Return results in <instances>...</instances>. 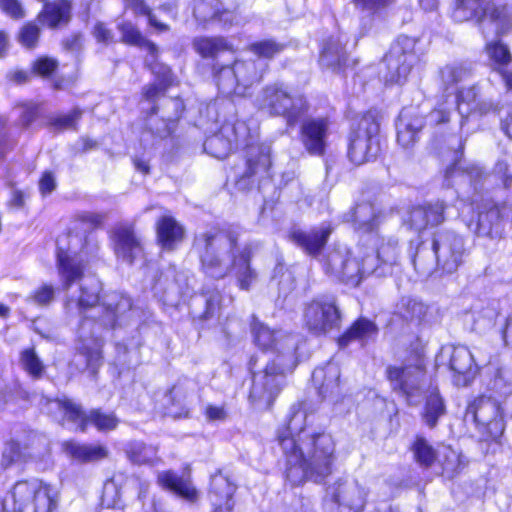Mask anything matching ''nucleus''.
<instances>
[{
  "label": "nucleus",
  "instance_id": "nucleus-60",
  "mask_svg": "<svg viewBox=\"0 0 512 512\" xmlns=\"http://www.w3.org/2000/svg\"><path fill=\"white\" fill-rule=\"evenodd\" d=\"M55 296V288L52 285L44 284L38 289H36L28 298L33 303L46 306L49 305Z\"/></svg>",
  "mask_w": 512,
  "mask_h": 512
},
{
  "label": "nucleus",
  "instance_id": "nucleus-20",
  "mask_svg": "<svg viewBox=\"0 0 512 512\" xmlns=\"http://www.w3.org/2000/svg\"><path fill=\"white\" fill-rule=\"evenodd\" d=\"M449 357V367L453 374V381L457 386H467L476 376L478 367L474 357L465 346H447L442 348L441 357Z\"/></svg>",
  "mask_w": 512,
  "mask_h": 512
},
{
  "label": "nucleus",
  "instance_id": "nucleus-37",
  "mask_svg": "<svg viewBox=\"0 0 512 512\" xmlns=\"http://www.w3.org/2000/svg\"><path fill=\"white\" fill-rule=\"evenodd\" d=\"M117 28L121 33L123 43L137 46L151 55L158 52V47L153 42L145 39L133 23L123 20L118 23Z\"/></svg>",
  "mask_w": 512,
  "mask_h": 512
},
{
  "label": "nucleus",
  "instance_id": "nucleus-35",
  "mask_svg": "<svg viewBox=\"0 0 512 512\" xmlns=\"http://www.w3.org/2000/svg\"><path fill=\"white\" fill-rule=\"evenodd\" d=\"M347 59L345 45L340 36H332L323 44L320 55L322 66L339 69L346 65Z\"/></svg>",
  "mask_w": 512,
  "mask_h": 512
},
{
  "label": "nucleus",
  "instance_id": "nucleus-1",
  "mask_svg": "<svg viewBox=\"0 0 512 512\" xmlns=\"http://www.w3.org/2000/svg\"><path fill=\"white\" fill-rule=\"evenodd\" d=\"M307 419L305 410L293 407L286 429L278 436L286 457V478L292 485L323 482L332 473L336 458L332 436L315 433L307 427Z\"/></svg>",
  "mask_w": 512,
  "mask_h": 512
},
{
  "label": "nucleus",
  "instance_id": "nucleus-24",
  "mask_svg": "<svg viewBox=\"0 0 512 512\" xmlns=\"http://www.w3.org/2000/svg\"><path fill=\"white\" fill-rule=\"evenodd\" d=\"M332 228L322 224L309 231L293 227L288 233V239L304 249L309 255H317L326 244Z\"/></svg>",
  "mask_w": 512,
  "mask_h": 512
},
{
  "label": "nucleus",
  "instance_id": "nucleus-41",
  "mask_svg": "<svg viewBox=\"0 0 512 512\" xmlns=\"http://www.w3.org/2000/svg\"><path fill=\"white\" fill-rule=\"evenodd\" d=\"M195 50L204 58H214L220 52L232 49L223 37H198L193 41Z\"/></svg>",
  "mask_w": 512,
  "mask_h": 512
},
{
  "label": "nucleus",
  "instance_id": "nucleus-51",
  "mask_svg": "<svg viewBox=\"0 0 512 512\" xmlns=\"http://www.w3.org/2000/svg\"><path fill=\"white\" fill-rule=\"evenodd\" d=\"M128 458L135 464L153 463L157 450L153 446L142 442H132L126 451Z\"/></svg>",
  "mask_w": 512,
  "mask_h": 512
},
{
  "label": "nucleus",
  "instance_id": "nucleus-33",
  "mask_svg": "<svg viewBox=\"0 0 512 512\" xmlns=\"http://www.w3.org/2000/svg\"><path fill=\"white\" fill-rule=\"evenodd\" d=\"M72 5L69 0L46 2L38 15V21L49 28L66 25L71 18Z\"/></svg>",
  "mask_w": 512,
  "mask_h": 512
},
{
  "label": "nucleus",
  "instance_id": "nucleus-6",
  "mask_svg": "<svg viewBox=\"0 0 512 512\" xmlns=\"http://www.w3.org/2000/svg\"><path fill=\"white\" fill-rule=\"evenodd\" d=\"M452 18L459 23L474 20L485 36H503L512 27L509 6L504 0H455Z\"/></svg>",
  "mask_w": 512,
  "mask_h": 512
},
{
  "label": "nucleus",
  "instance_id": "nucleus-53",
  "mask_svg": "<svg viewBox=\"0 0 512 512\" xmlns=\"http://www.w3.org/2000/svg\"><path fill=\"white\" fill-rule=\"evenodd\" d=\"M125 7L131 9L136 15H145L148 17L149 24L158 31H167L169 26L159 22L151 9L143 0H125Z\"/></svg>",
  "mask_w": 512,
  "mask_h": 512
},
{
  "label": "nucleus",
  "instance_id": "nucleus-52",
  "mask_svg": "<svg viewBox=\"0 0 512 512\" xmlns=\"http://www.w3.org/2000/svg\"><path fill=\"white\" fill-rule=\"evenodd\" d=\"M165 106H172L175 109L174 115H169L167 118H163L161 120V126L152 128L153 131L159 136V137H167L171 134L172 130L175 126V121L180 117V114L183 110V103L180 99H169L165 101Z\"/></svg>",
  "mask_w": 512,
  "mask_h": 512
},
{
  "label": "nucleus",
  "instance_id": "nucleus-21",
  "mask_svg": "<svg viewBox=\"0 0 512 512\" xmlns=\"http://www.w3.org/2000/svg\"><path fill=\"white\" fill-rule=\"evenodd\" d=\"M329 136V120L325 117L307 118L300 127V139L306 151L315 156L325 153Z\"/></svg>",
  "mask_w": 512,
  "mask_h": 512
},
{
  "label": "nucleus",
  "instance_id": "nucleus-43",
  "mask_svg": "<svg viewBox=\"0 0 512 512\" xmlns=\"http://www.w3.org/2000/svg\"><path fill=\"white\" fill-rule=\"evenodd\" d=\"M426 313V305L410 297L401 298L395 307V314L410 322H420Z\"/></svg>",
  "mask_w": 512,
  "mask_h": 512
},
{
  "label": "nucleus",
  "instance_id": "nucleus-36",
  "mask_svg": "<svg viewBox=\"0 0 512 512\" xmlns=\"http://www.w3.org/2000/svg\"><path fill=\"white\" fill-rule=\"evenodd\" d=\"M158 483L189 501H193L197 497V491L191 482L187 478L178 477L172 471L159 473Z\"/></svg>",
  "mask_w": 512,
  "mask_h": 512
},
{
  "label": "nucleus",
  "instance_id": "nucleus-63",
  "mask_svg": "<svg viewBox=\"0 0 512 512\" xmlns=\"http://www.w3.org/2000/svg\"><path fill=\"white\" fill-rule=\"evenodd\" d=\"M58 66V62L49 57H41L33 64L32 70L35 74L46 77L52 74Z\"/></svg>",
  "mask_w": 512,
  "mask_h": 512
},
{
  "label": "nucleus",
  "instance_id": "nucleus-27",
  "mask_svg": "<svg viewBox=\"0 0 512 512\" xmlns=\"http://www.w3.org/2000/svg\"><path fill=\"white\" fill-rule=\"evenodd\" d=\"M424 120L414 108H404L398 118L397 141L403 148L411 147L417 140Z\"/></svg>",
  "mask_w": 512,
  "mask_h": 512
},
{
  "label": "nucleus",
  "instance_id": "nucleus-64",
  "mask_svg": "<svg viewBox=\"0 0 512 512\" xmlns=\"http://www.w3.org/2000/svg\"><path fill=\"white\" fill-rule=\"evenodd\" d=\"M0 9L16 20L25 17V10L19 0H0Z\"/></svg>",
  "mask_w": 512,
  "mask_h": 512
},
{
  "label": "nucleus",
  "instance_id": "nucleus-23",
  "mask_svg": "<svg viewBox=\"0 0 512 512\" xmlns=\"http://www.w3.org/2000/svg\"><path fill=\"white\" fill-rule=\"evenodd\" d=\"M112 242L117 258L130 264L143 250L141 239L135 235L132 226L127 224H120L114 228Z\"/></svg>",
  "mask_w": 512,
  "mask_h": 512
},
{
  "label": "nucleus",
  "instance_id": "nucleus-56",
  "mask_svg": "<svg viewBox=\"0 0 512 512\" xmlns=\"http://www.w3.org/2000/svg\"><path fill=\"white\" fill-rule=\"evenodd\" d=\"M477 96V88L474 86L460 90L457 95V105L459 114L464 116L472 112L474 110L473 106L479 103L477 101Z\"/></svg>",
  "mask_w": 512,
  "mask_h": 512
},
{
  "label": "nucleus",
  "instance_id": "nucleus-59",
  "mask_svg": "<svg viewBox=\"0 0 512 512\" xmlns=\"http://www.w3.org/2000/svg\"><path fill=\"white\" fill-rule=\"evenodd\" d=\"M39 34H40V29L37 25H35L34 23H27L25 24L20 32H19V36H18V40L19 42L28 47V48H32L36 45L37 41H38V38H39Z\"/></svg>",
  "mask_w": 512,
  "mask_h": 512
},
{
  "label": "nucleus",
  "instance_id": "nucleus-46",
  "mask_svg": "<svg viewBox=\"0 0 512 512\" xmlns=\"http://www.w3.org/2000/svg\"><path fill=\"white\" fill-rule=\"evenodd\" d=\"M470 76V70L463 63L446 64L439 70L442 85L448 89L466 80Z\"/></svg>",
  "mask_w": 512,
  "mask_h": 512
},
{
  "label": "nucleus",
  "instance_id": "nucleus-40",
  "mask_svg": "<svg viewBox=\"0 0 512 512\" xmlns=\"http://www.w3.org/2000/svg\"><path fill=\"white\" fill-rule=\"evenodd\" d=\"M413 265L421 276H429L439 269L438 259H436L433 247L424 244L419 245L413 258Z\"/></svg>",
  "mask_w": 512,
  "mask_h": 512
},
{
  "label": "nucleus",
  "instance_id": "nucleus-32",
  "mask_svg": "<svg viewBox=\"0 0 512 512\" xmlns=\"http://www.w3.org/2000/svg\"><path fill=\"white\" fill-rule=\"evenodd\" d=\"M98 324L91 319H85L79 327V338L83 342L80 351L86 356L87 365L95 368L99 365L101 359V340L99 336L95 335V327Z\"/></svg>",
  "mask_w": 512,
  "mask_h": 512
},
{
  "label": "nucleus",
  "instance_id": "nucleus-8",
  "mask_svg": "<svg viewBox=\"0 0 512 512\" xmlns=\"http://www.w3.org/2000/svg\"><path fill=\"white\" fill-rule=\"evenodd\" d=\"M380 124L376 111L370 110L352 128L348 137L347 156L355 165L373 161L380 153Z\"/></svg>",
  "mask_w": 512,
  "mask_h": 512
},
{
  "label": "nucleus",
  "instance_id": "nucleus-30",
  "mask_svg": "<svg viewBox=\"0 0 512 512\" xmlns=\"http://www.w3.org/2000/svg\"><path fill=\"white\" fill-rule=\"evenodd\" d=\"M68 457L79 463H94L108 458L109 449L100 443H80L74 440L62 443Z\"/></svg>",
  "mask_w": 512,
  "mask_h": 512
},
{
  "label": "nucleus",
  "instance_id": "nucleus-28",
  "mask_svg": "<svg viewBox=\"0 0 512 512\" xmlns=\"http://www.w3.org/2000/svg\"><path fill=\"white\" fill-rule=\"evenodd\" d=\"M501 221L502 215L499 207L493 203H485L477 213V220L470 221L468 226L478 235L498 237L501 235Z\"/></svg>",
  "mask_w": 512,
  "mask_h": 512
},
{
  "label": "nucleus",
  "instance_id": "nucleus-54",
  "mask_svg": "<svg viewBox=\"0 0 512 512\" xmlns=\"http://www.w3.org/2000/svg\"><path fill=\"white\" fill-rule=\"evenodd\" d=\"M157 55L158 52L154 55L148 54L145 62L152 73L157 77L159 83H161L162 86L169 87L173 84V75L168 66L156 61Z\"/></svg>",
  "mask_w": 512,
  "mask_h": 512
},
{
  "label": "nucleus",
  "instance_id": "nucleus-55",
  "mask_svg": "<svg viewBox=\"0 0 512 512\" xmlns=\"http://www.w3.org/2000/svg\"><path fill=\"white\" fill-rule=\"evenodd\" d=\"M21 365L33 378H40L44 372V365L34 349H26L21 353Z\"/></svg>",
  "mask_w": 512,
  "mask_h": 512
},
{
  "label": "nucleus",
  "instance_id": "nucleus-22",
  "mask_svg": "<svg viewBox=\"0 0 512 512\" xmlns=\"http://www.w3.org/2000/svg\"><path fill=\"white\" fill-rule=\"evenodd\" d=\"M446 205L443 201L413 207L404 222L410 229L421 232L441 224L445 220Z\"/></svg>",
  "mask_w": 512,
  "mask_h": 512
},
{
  "label": "nucleus",
  "instance_id": "nucleus-58",
  "mask_svg": "<svg viewBox=\"0 0 512 512\" xmlns=\"http://www.w3.org/2000/svg\"><path fill=\"white\" fill-rule=\"evenodd\" d=\"M82 115L81 110L74 109L66 115L57 116L51 119V125L59 130L75 129L77 121Z\"/></svg>",
  "mask_w": 512,
  "mask_h": 512
},
{
  "label": "nucleus",
  "instance_id": "nucleus-4",
  "mask_svg": "<svg viewBox=\"0 0 512 512\" xmlns=\"http://www.w3.org/2000/svg\"><path fill=\"white\" fill-rule=\"evenodd\" d=\"M284 48V44L272 39L258 41L248 46L254 58H237L231 65L214 64L213 77L218 91L226 97L246 96L262 80L269 67L268 61Z\"/></svg>",
  "mask_w": 512,
  "mask_h": 512
},
{
  "label": "nucleus",
  "instance_id": "nucleus-18",
  "mask_svg": "<svg viewBox=\"0 0 512 512\" xmlns=\"http://www.w3.org/2000/svg\"><path fill=\"white\" fill-rule=\"evenodd\" d=\"M327 496L338 506L339 512H360L366 493L357 481L339 479L327 488Z\"/></svg>",
  "mask_w": 512,
  "mask_h": 512
},
{
  "label": "nucleus",
  "instance_id": "nucleus-10",
  "mask_svg": "<svg viewBox=\"0 0 512 512\" xmlns=\"http://www.w3.org/2000/svg\"><path fill=\"white\" fill-rule=\"evenodd\" d=\"M84 240V237L72 233L62 235L57 239V269L65 291L83 276L85 268L82 251Z\"/></svg>",
  "mask_w": 512,
  "mask_h": 512
},
{
  "label": "nucleus",
  "instance_id": "nucleus-50",
  "mask_svg": "<svg viewBox=\"0 0 512 512\" xmlns=\"http://www.w3.org/2000/svg\"><path fill=\"white\" fill-rule=\"evenodd\" d=\"M412 452L416 462L423 467H430L437 461V451L424 437L416 438Z\"/></svg>",
  "mask_w": 512,
  "mask_h": 512
},
{
  "label": "nucleus",
  "instance_id": "nucleus-12",
  "mask_svg": "<svg viewBox=\"0 0 512 512\" xmlns=\"http://www.w3.org/2000/svg\"><path fill=\"white\" fill-rule=\"evenodd\" d=\"M386 374L392 390L404 397L409 405L420 403L425 381V369L420 361L414 365L388 367Z\"/></svg>",
  "mask_w": 512,
  "mask_h": 512
},
{
  "label": "nucleus",
  "instance_id": "nucleus-19",
  "mask_svg": "<svg viewBox=\"0 0 512 512\" xmlns=\"http://www.w3.org/2000/svg\"><path fill=\"white\" fill-rule=\"evenodd\" d=\"M247 126L238 122L233 126L222 127L219 133L208 137L204 142V149L215 158H225L233 148L246 143Z\"/></svg>",
  "mask_w": 512,
  "mask_h": 512
},
{
  "label": "nucleus",
  "instance_id": "nucleus-15",
  "mask_svg": "<svg viewBox=\"0 0 512 512\" xmlns=\"http://www.w3.org/2000/svg\"><path fill=\"white\" fill-rule=\"evenodd\" d=\"M245 166L236 181L240 189H246L254 182L270 176L271 147L266 144H250L246 140Z\"/></svg>",
  "mask_w": 512,
  "mask_h": 512
},
{
  "label": "nucleus",
  "instance_id": "nucleus-16",
  "mask_svg": "<svg viewBox=\"0 0 512 512\" xmlns=\"http://www.w3.org/2000/svg\"><path fill=\"white\" fill-rule=\"evenodd\" d=\"M432 247L438 259L439 269L453 273L462 263L465 252L463 238L451 230H441L434 234Z\"/></svg>",
  "mask_w": 512,
  "mask_h": 512
},
{
  "label": "nucleus",
  "instance_id": "nucleus-48",
  "mask_svg": "<svg viewBox=\"0 0 512 512\" xmlns=\"http://www.w3.org/2000/svg\"><path fill=\"white\" fill-rule=\"evenodd\" d=\"M398 242L392 237L382 239L381 244L377 247L376 255L380 263L392 272V267L397 264L398 260Z\"/></svg>",
  "mask_w": 512,
  "mask_h": 512
},
{
  "label": "nucleus",
  "instance_id": "nucleus-14",
  "mask_svg": "<svg viewBox=\"0 0 512 512\" xmlns=\"http://www.w3.org/2000/svg\"><path fill=\"white\" fill-rule=\"evenodd\" d=\"M471 418L480 431L494 439L504 431V421L500 405L490 397H479L470 403L466 410V419Z\"/></svg>",
  "mask_w": 512,
  "mask_h": 512
},
{
  "label": "nucleus",
  "instance_id": "nucleus-25",
  "mask_svg": "<svg viewBox=\"0 0 512 512\" xmlns=\"http://www.w3.org/2000/svg\"><path fill=\"white\" fill-rule=\"evenodd\" d=\"M385 213L374 203H358L347 221L352 223L353 228L360 233H369L376 230L385 220Z\"/></svg>",
  "mask_w": 512,
  "mask_h": 512
},
{
  "label": "nucleus",
  "instance_id": "nucleus-29",
  "mask_svg": "<svg viewBox=\"0 0 512 512\" xmlns=\"http://www.w3.org/2000/svg\"><path fill=\"white\" fill-rule=\"evenodd\" d=\"M340 368L330 361L313 371L312 381L323 398H335L340 394Z\"/></svg>",
  "mask_w": 512,
  "mask_h": 512
},
{
  "label": "nucleus",
  "instance_id": "nucleus-5",
  "mask_svg": "<svg viewBox=\"0 0 512 512\" xmlns=\"http://www.w3.org/2000/svg\"><path fill=\"white\" fill-rule=\"evenodd\" d=\"M322 267L327 275L352 287L358 286L366 276L375 274L382 277L390 274L376 254H368L358 259L352 257L344 245L329 250L322 259Z\"/></svg>",
  "mask_w": 512,
  "mask_h": 512
},
{
  "label": "nucleus",
  "instance_id": "nucleus-49",
  "mask_svg": "<svg viewBox=\"0 0 512 512\" xmlns=\"http://www.w3.org/2000/svg\"><path fill=\"white\" fill-rule=\"evenodd\" d=\"M234 491V486L228 481L227 478L221 475H215L212 477L211 492L219 497V500L215 502V505L222 506L224 501L226 508L231 509V499Z\"/></svg>",
  "mask_w": 512,
  "mask_h": 512
},
{
  "label": "nucleus",
  "instance_id": "nucleus-13",
  "mask_svg": "<svg viewBox=\"0 0 512 512\" xmlns=\"http://www.w3.org/2000/svg\"><path fill=\"white\" fill-rule=\"evenodd\" d=\"M416 41L407 36H401L385 55L387 67L385 81L390 84H402L406 81L412 67L417 63L415 52Z\"/></svg>",
  "mask_w": 512,
  "mask_h": 512
},
{
  "label": "nucleus",
  "instance_id": "nucleus-38",
  "mask_svg": "<svg viewBox=\"0 0 512 512\" xmlns=\"http://www.w3.org/2000/svg\"><path fill=\"white\" fill-rule=\"evenodd\" d=\"M437 462L442 467L443 474L453 478L463 467L461 455L450 446L442 445L437 450Z\"/></svg>",
  "mask_w": 512,
  "mask_h": 512
},
{
  "label": "nucleus",
  "instance_id": "nucleus-45",
  "mask_svg": "<svg viewBox=\"0 0 512 512\" xmlns=\"http://www.w3.org/2000/svg\"><path fill=\"white\" fill-rule=\"evenodd\" d=\"M220 0H194L193 16L202 27H206L209 23L216 22L219 13Z\"/></svg>",
  "mask_w": 512,
  "mask_h": 512
},
{
  "label": "nucleus",
  "instance_id": "nucleus-42",
  "mask_svg": "<svg viewBox=\"0 0 512 512\" xmlns=\"http://www.w3.org/2000/svg\"><path fill=\"white\" fill-rule=\"evenodd\" d=\"M482 175V171L479 167L471 166L463 169L461 167V161L456 154L455 162L446 168L444 173V185L446 187H451L455 184L456 179H461L463 181L466 180H477Z\"/></svg>",
  "mask_w": 512,
  "mask_h": 512
},
{
  "label": "nucleus",
  "instance_id": "nucleus-39",
  "mask_svg": "<svg viewBox=\"0 0 512 512\" xmlns=\"http://www.w3.org/2000/svg\"><path fill=\"white\" fill-rule=\"evenodd\" d=\"M446 413V406L438 391L433 390L426 398L422 420L429 427H436L438 420Z\"/></svg>",
  "mask_w": 512,
  "mask_h": 512
},
{
  "label": "nucleus",
  "instance_id": "nucleus-34",
  "mask_svg": "<svg viewBox=\"0 0 512 512\" xmlns=\"http://www.w3.org/2000/svg\"><path fill=\"white\" fill-rule=\"evenodd\" d=\"M158 241L165 250L175 249L184 237V228L171 216L164 215L156 225Z\"/></svg>",
  "mask_w": 512,
  "mask_h": 512
},
{
  "label": "nucleus",
  "instance_id": "nucleus-61",
  "mask_svg": "<svg viewBox=\"0 0 512 512\" xmlns=\"http://www.w3.org/2000/svg\"><path fill=\"white\" fill-rule=\"evenodd\" d=\"M25 455L20 444L16 441H10L6 444L3 451V464L9 466L13 463L23 461Z\"/></svg>",
  "mask_w": 512,
  "mask_h": 512
},
{
  "label": "nucleus",
  "instance_id": "nucleus-3",
  "mask_svg": "<svg viewBox=\"0 0 512 512\" xmlns=\"http://www.w3.org/2000/svg\"><path fill=\"white\" fill-rule=\"evenodd\" d=\"M239 231L234 227L212 229L198 236L195 244L200 249L203 273L212 279H223L235 269L240 289L248 290L257 273L250 266L251 250L238 247Z\"/></svg>",
  "mask_w": 512,
  "mask_h": 512
},
{
  "label": "nucleus",
  "instance_id": "nucleus-57",
  "mask_svg": "<svg viewBox=\"0 0 512 512\" xmlns=\"http://www.w3.org/2000/svg\"><path fill=\"white\" fill-rule=\"evenodd\" d=\"M165 402L170 403L171 406L167 407L166 413L170 416L177 417L181 415L180 411L174 410L173 407L175 406L179 410H183V401H184V395L181 391V389L177 386H174L169 392H167L164 396Z\"/></svg>",
  "mask_w": 512,
  "mask_h": 512
},
{
  "label": "nucleus",
  "instance_id": "nucleus-31",
  "mask_svg": "<svg viewBox=\"0 0 512 512\" xmlns=\"http://www.w3.org/2000/svg\"><path fill=\"white\" fill-rule=\"evenodd\" d=\"M487 54L494 72L501 76L508 90L512 87L511 53L508 45L500 40L492 41L486 46Z\"/></svg>",
  "mask_w": 512,
  "mask_h": 512
},
{
  "label": "nucleus",
  "instance_id": "nucleus-2",
  "mask_svg": "<svg viewBox=\"0 0 512 512\" xmlns=\"http://www.w3.org/2000/svg\"><path fill=\"white\" fill-rule=\"evenodd\" d=\"M252 331L256 345L263 350H272L275 357L262 371L252 372L249 399L253 403L269 407L284 386L286 373L291 372L297 365L298 339L282 331H271L262 323H254ZM249 365L253 371V358Z\"/></svg>",
  "mask_w": 512,
  "mask_h": 512
},
{
  "label": "nucleus",
  "instance_id": "nucleus-44",
  "mask_svg": "<svg viewBox=\"0 0 512 512\" xmlns=\"http://www.w3.org/2000/svg\"><path fill=\"white\" fill-rule=\"evenodd\" d=\"M101 291L100 281L93 277L85 278L81 284V295L77 300V307L82 312L86 309H92L99 301V293Z\"/></svg>",
  "mask_w": 512,
  "mask_h": 512
},
{
  "label": "nucleus",
  "instance_id": "nucleus-47",
  "mask_svg": "<svg viewBox=\"0 0 512 512\" xmlns=\"http://www.w3.org/2000/svg\"><path fill=\"white\" fill-rule=\"evenodd\" d=\"M376 332L375 325L367 319L357 320L344 335L339 338L341 347L347 346L352 340H364Z\"/></svg>",
  "mask_w": 512,
  "mask_h": 512
},
{
  "label": "nucleus",
  "instance_id": "nucleus-17",
  "mask_svg": "<svg viewBox=\"0 0 512 512\" xmlns=\"http://www.w3.org/2000/svg\"><path fill=\"white\" fill-rule=\"evenodd\" d=\"M304 321L314 333H325L338 326L340 313L333 297L313 300L304 310Z\"/></svg>",
  "mask_w": 512,
  "mask_h": 512
},
{
  "label": "nucleus",
  "instance_id": "nucleus-9",
  "mask_svg": "<svg viewBox=\"0 0 512 512\" xmlns=\"http://www.w3.org/2000/svg\"><path fill=\"white\" fill-rule=\"evenodd\" d=\"M14 512H53L56 492L38 479L18 481L9 492Z\"/></svg>",
  "mask_w": 512,
  "mask_h": 512
},
{
  "label": "nucleus",
  "instance_id": "nucleus-11",
  "mask_svg": "<svg viewBox=\"0 0 512 512\" xmlns=\"http://www.w3.org/2000/svg\"><path fill=\"white\" fill-rule=\"evenodd\" d=\"M49 405L51 410L56 409L61 414L62 425L72 424L80 431H85L88 424H93L100 431L113 430L118 424V419L113 413L92 410L86 414L79 404L69 399L53 400Z\"/></svg>",
  "mask_w": 512,
  "mask_h": 512
},
{
  "label": "nucleus",
  "instance_id": "nucleus-7",
  "mask_svg": "<svg viewBox=\"0 0 512 512\" xmlns=\"http://www.w3.org/2000/svg\"><path fill=\"white\" fill-rule=\"evenodd\" d=\"M255 102L261 111L271 116L283 117L289 125L297 123L310 109L303 94L292 93L287 86L280 83L263 87Z\"/></svg>",
  "mask_w": 512,
  "mask_h": 512
},
{
  "label": "nucleus",
  "instance_id": "nucleus-62",
  "mask_svg": "<svg viewBox=\"0 0 512 512\" xmlns=\"http://www.w3.org/2000/svg\"><path fill=\"white\" fill-rule=\"evenodd\" d=\"M510 162L511 156L505 153L503 157L498 158L494 167V174L503 181L505 187H510L512 181L509 175Z\"/></svg>",
  "mask_w": 512,
  "mask_h": 512
},
{
  "label": "nucleus",
  "instance_id": "nucleus-26",
  "mask_svg": "<svg viewBox=\"0 0 512 512\" xmlns=\"http://www.w3.org/2000/svg\"><path fill=\"white\" fill-rule=\"evenodd\" d=\"M131 308L132 301L125 294L120 292L105 294L101 305L98 307L103 312L99 322L106 328H114L122 315L131 310Z\"/></svg>",
  "mask_w": 512,
  "mask_h": 512
}]
</instances>
